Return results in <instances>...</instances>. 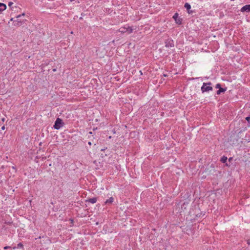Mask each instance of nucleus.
Here are the masks:
<instances>
[{"mask_svg": "<svg viewBox=\"0 0 250 250\" xmlns=\"http://www.w3.org/2000/svg\"><path fill=\"white\" fill-rule=\"evenodd\" d=\"M246 120L249 123L248 126L250 127V116L246 117Z\"/></svg>", "mask_w": 250, "mask_h": 250, "instance_id": "15", "label": "nucleus"}, {"mask_svg": "<svg viewBox=\"0 0 250 250\" xmlns=\"http://www.w3.org/2000/svg\"><path fill=\"white\" fill-rule=\"evenodd\" d=\"M113 201H114V198L111 197L109 198V199L106 200L105 201V204H111L113 203Z\"/></svg>", "mask_w": 250, "mask_h": 250, "instance_id": "10", "label": "nucleus"}, {"mask_svg": "<svg viewBox=\"0 0 250 250\" xmlns=\"http://www.w3.org/2000/svg\"><path fill=\"white\" fill-rule=\"evenodd\" d=\"M248 244L250 245V239L248 240Z\"/></svg>", "mask_w": 250, "mask_h": 250, "instance_id": "21", "label": "nucleus"}, {"mask_svg": "<svg viewBox=\"0 0 250 250\" xmlns=\"http://www.w3.org/2000/svg\"><path fill=\"white\" fill-rule=\"evenodd\" d=\"M119 31L122 33H127L130 34L132 32L133 29L129 26L122 27L119 29Z\"/></svg>", "mask_w": 250, "mask_h": 250, "instance_id": "2", "label": "nucleus"}, {"mask_svg": "<svg viewBox=\"0 0 250 250\" xmlns=\"http://www.w3.org/2000/svg\"><path fill=\"white\" fill-rule=\"evenodd\" d=\"M174 46V42L171 40H168L166 42V46L172 47Z\"/></svg>", "mask_w": 250, "mask_h": 250, "instance_id": "6", "label": "nucleus"}, {"mask_svg": "<svg viewBox=\"0 0 250 250\" xmlns=\"http://www.w3.org/2000/svg\"><path fill=\"white\" fill-rule=\"evenodd\" d=\"M26 21V20H22L17 18V20L14 21V25L15 26H20L23 24Z\"/></svg>", "mask_w": 250, "mask_h": 250, "instance_id": "4", "label": "nucleus"}, {"mask_svg": "<svg viewBox=\"0 0 250 250\" xmlns=\"http://www.w3.org/2000/svg\"><path fill=\"white\" fill-rule=\"evenodd\" d=\"M2 121H4V118H3V119H2Z\"/></svg>", "mask_w": 250, "mask_h": 250, "instance_id": "27", "label": "nucleus"}, {"mask_svg": "<svg viewBox=\"0 0 250 250\" xmlns=\"http://www.w3.org/2000/svg\"><path fill=\"white\" fill-rule=\"evenodd\" d=\"M101 150V151H104V149H102Z\"/></svg>", "mask_w": 250, "mask_h": 250, "instance_id": "26", "label": "nucleus"}, {"mask_svg": "<svg viewBox=\"0 0 250 250\" xmlns=\"http://www.w3.org/2000/svg\"><path fill=\"white\" fill-rule=\"evenodd\" d=\"M215 87H216V88H219V89L220 88H221V85H220V84L218 83V84H217L216 85Z\"/></svg>", "mask_w": 250, "mask_h": 250, "instance_id": "17", "label": "nucleus"}, {"mask_svg": "<svg viewBox=\"0 0 250 250\" xmlns=\"http://www.w3.org/2000/svg\"><path fill=\"white\" fill-rule=\"evenodd\" d=\"M5 128V126L4 125L3 126H2V127H1V129L2 130H4Z\"/></svg>", "mask_w": 250, "mask_h": 250, "instance_id": "20", "label": "nucleus"}, {"mask_svg": "<svg viewBox=\"0 0 250 250\" xmlns=\"http://www.w3.org/2000/svg\"><path fill=\"white\" fill-rule=\"evenodd\" d=\"M173 18L175 20V22L178 24H180L181 23V21L180 18L178 17V14L177 13H175L173 16Z\"/></svg>", "mask_w": 250, "mask_h": 250, "instance_id": "7", "label": "nucleus"}, {"mask_svg": "<svg viewBox=\"0 0 250 250\" xmlns=\"http://www.w3.org/2000/svg\"><path fill=\"white\" fill-rule=\"evenodd\" d=\"M211 84V83H204L203 85L201 87V91L203 93L208 92L212 90V87L210 86Z\"/></svg>", "mask_w": 250, "mask_h": 250, "instance_id": "1", "label": "nucleus"}, {"mask_svg": "<svg viewBox=\"0 0 250 250\" xmlns=\"http://www.w3.org/2000/svg\"><path fill=\"white\" fill-rule=\"evenodd\" d=\"M227 157H225V156L222 157L221 159V161L223 163H225L227 161Z\"/></svg>", "mask_w": 250, "mask_h": 250, "instance_id": "14", "label": "nucleus"}, {"mask_svg": "<svg viewBox=\"0 0 250 250\" xmlns=\"http://www.w3.org/2000/svg\"><path fill=\"white\" fill-rule=\"evenodd\" d=\"M184 6L187 10H189L191 8V6L188 3H186Z\"/></svg>", "mask_w": 250, "mask_h": 250, "instance_id": "12", "label": "nucleus"}, {"mask_svg": "<svg viewBox=\"0 0 250 250\" xmlns=\"http://www.w3.org/2000/svg\"><path fill=\"white\" fill-rule=\"evenodd\" d=\"M10 248V247H9V246H6V247H5L4 248V249H9V248Z\"/></svg>", "mask_w": 250, "mask_h": 250, "instance_id": "19", "label": "nucleus"}, {"mask_svg": "<svg viewBox=\"0 0 250 250\" xmlns=\"http://www.w3.org/2000/svg\"><path fill=\"white\" fill-rule=\"evenodd\" d=\"M241 11L242 12H249L250 11V4L246 5L243 6L241 9Z\"/></svg>", "mask_w": 250, "mask_h": 250, "instance_id": "5", "label": "nucleus"}, {"mask_svg": "<svg viewBox=\"0 0 250 250\" xmlns=\"http://www.w3.org/2000/svg\"><path fill=\"white\" fill-rule=\"evenodd\" d=\"M53 71H54V72L56 71V68L53 69Z\"/></svg>", "mask_w": 250, "mask_h": 250, "instance_id": "23", "label": "nucleus"}, {"mask_svg": "<svg viewBox=\"0 0 250 250\" xmlns=\"http://www.w3.org/2000/svg\"><path fill=\"white\" fill-rule=\"evenodd\" d=\"M25 15V13H22L21 15H19L18 16L16 17L17 18H19L21 17V16H24Z\"/></svg>", "mask_w": 250, "mask_h": 250, "instance_id": "16", "label": "nucleus"}, {"mask_svg": "<svg viewBox=\"0 0 250 250\" xmlns=\"http://www.w3.org/2000/svg\"><path fill=\"white\" fill-rule=\"evenodd\" d=\"M10 21H14V19L13 18H12L10 19Z\"/></svg>", "mask_w": 250, "mask_h": 250, "instance_id": "22", "label": "nucleus"}, {"mask_svg": "<svg viewBox=\"0 0 250 250\" xmlns=\"http://www.w3.org/2000/svg\"><path fill=\"white\" fill-rule=\"evenodd\" d=\"M6 8V5L3 3H0V14L1 13V12L5 10Z\"/></svg>", "mask_w": 250, "mask_h": 250, "instance_id": "9", "label": "nucleus"}, {"mask_svg": "<svg viewBox=\"0 0 250 250\" xmlns=\"http://www.w3.org/2000/svg\"><path fill=\"white\" fill-rule=\"evenodd\" d=\"M97 201V198L96 197H93L92 198H89L86 200V202H89L92 204L95 203Z\"/></svg>", "mask_w": 250, "mask_h": 250, "instance_id": "8", "label": "nucleus"}, {"mask_svg": "<svg viewBox=\"0 0 250 250\" xmlns=\"http://www.w3.org/2000/svg\"><path fill=\"white\" fill-rule=\"evenodd\" d=\"M13 4V3L12 2H11V1H10V2H9V3H8V5H9V6H11Z\"/></svg>", "mask_w": 250, "mask_h": 250, "instance_id": "18", "label": "nucleus"}, {"mask_svg": "<svg viewBox=\"0 0 250 250\" xmlns=\"http://www.w3.org/2000/svg\"><path fill=\"white\" fill-rule=\"evenodd\" d=\"M226 90V89H225V88H221H221H220L219 89V90H217V91L216 93H217V94L219 95V94H221V93H222V92H225Z\"/></svg>", "mask_w": 250, "mask_h": 250, "instance_id": "11", "label": "nucleus"}, {"mask_svg": "<svg viewBox=\"0 0 250 250\" xmlns=\"http://www.w3.org/2000/svg\"><path fill=\"white\" fill-rule=\"evenodd\" d=\"M89 134H92V132H89Z\"/></svg>", "mask_w": 250, "mask_h": 250, "instance_id": "25", "label": "nucleus"}, {"mask_svg": "<svg viewBox=\"0 0 250 250\" xmlns=\"http://www.w3.org/2000/svg\"><path fill=\"white\" fill-rule=\"evenodd\" d=\"M64 125L62 120L59 118H57L54 125V128L56 129H59L61 127L63 126Z\"/></svg>", "mask_w": 250, "mask_h": 250, "instance_id": "3", "label": "nucleus"}, {"mask_svg": "<svg viewBox=\"0 0 250 250\" xmlns=\"http://www.w3.org/2000/svg\"><path fill=\"white\" fill-rule=\"evenodd\" d=\"M88 144L89 145H91V143L90 142H89L88 143Z\"/></svg>", "mask_w": 250, "mask_h": 250, "instance_id": "24", "label": "nucleus"}, {"mask_svg": "<svg viewBox=\"0 0 250 250\" xmlns=\"http://www.w3.org/2000/svg\"><path fill=\"white\" fill-rule=\"evenodd\" d=\"M23 248V245L21 243H20L17 245V247H13V249H15L16 248Z\"/></svg>", "mask_w": 250, "mask_h": 250, "instance_id": "13", "label": "nucleus"}]
</instances>
